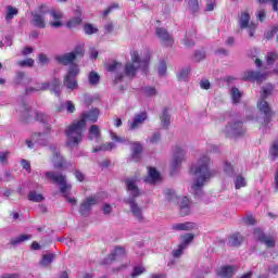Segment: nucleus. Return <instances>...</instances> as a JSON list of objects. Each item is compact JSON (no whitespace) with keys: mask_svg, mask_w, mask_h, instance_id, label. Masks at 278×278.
I'll list each match as a JSON object with an SVG mask.
<instances>
[{"mask_svg":"<svg viewBox=\"0 0 278 278\" xmlns=\"http://www.w3.org/2000/svg\"><path fill=\"white\" fill-rule=\"evenodd\" d=\"M205 50H199L195 51L194 53V61L195 62H201V60H205Z\"/></svg>","mask_w":278,"mask_h":278,"instance_id":"nucleus-60","label":"nucleus"},{"mask_svg":"<svg viewBox=\"0 0 278 278\" xmlns=\"http://www.w3.org/2000/svg\"><path fill=\"white\" fill-rule=\"evenodd\" d=\"M54 60L58 62V64H62L63 66H71L74 64L73 62L75 61V54L72 52L59 54L54 58Z\"/></svg>","mask_w":278,"mask_h":278,"instance_id":"nucleus-17","label":"nucleus"},{"mask_svg":"<svg viewBox=\"0 0 278 278\" xmlns=\"http://www.w3.org/2000/svg\"><path fill=\"white\" fill-rule=\"evenodd\" d=\"M277 60H278V53L277 52H275V51L267 52L266 62L269 66L273 65L275 62H277Z\"/></svg>","mask_w":278,"mask_h":278,"instance_id":"nucleus-44","label":"nucleus"},{"mask_svg":"<svg viewBox=\"0 0 278 278\" xmlns=\"http://www.w3.org/2000/svg\"><path fill=\"white\" fill-rule=\"evenodd\" d=\"M93 138H101V130L97 125H91L89 129V140H93Z\"/></svg>","mask_w":278,"mask_h":278,"instance_id":"nucleus-40","label":"nucleus"},{"mask_svg":"<svg viewBox=\"0 0 278 278\" xmlns=\"http://www.w3.org/2000/svg\"><path fill=\"white\" fill-rule=\"evenodd\" d=\"M31 81V77H29V74L25 72H17L14 78V84L16 86H29Z\"/></svg>","mask_w":278,"mask_h":278,"instance_id":"nucleus-18","label":"nucleus"},{"mask_svg":"<svg viewBox=\"0 0 278 278\" xmlns=\"http://www.w3.org/2000/svg\"><path fill=\"white\" fill-rule=\"evenodd\" d=\"M28 201H33L34 203H42V201H45V197L36 191H30L28 193Z\"/></svg>","mask_w":278,"mask_h":278,"instance_id":"nucleus-37","label":"nucleus"},{"mask_svg":"<svg viewBox=\"0 0 278 278\" xmlns=\"http://www.w3.org/2000/svg\"><path fill=\"white\" fill-rule=\"evenodd\" d=\"M244 242V237L240 232H235L228 238V247H240Z\"/></svg>","mask_w":278,"mask_h":278,"instance_id":"nucleus-25","label":"nucleus"},{"mask_svg":"<svg viewBox=\"0 0 278 278\" xmlns=\"http://www.w3.org/2000/svg\"><path fill=\"white\" fill-rule=\"evenodd\" d=\"M166 62L162 61L159 66V75L160 77H164L166 75Z\"/></svg>","mask_w":278,"mask_h":278,"instance_id":"nucleus-63","label":"nucleus"},{"mask_svg":"<svg viewBox=\"0 0 278 278\" xmlns=\"http://www.w3.org/2000/svg\"><path fill=\"white\" fill-rule=\"evenodd\" d=\"M46 179H50L53 184L61 186L60 192L66 194V190H71V185L66 182V175H63L60 172H46Z\"/></svg>","mask_w":278,"mask_h":278,"instance_id":"nucleus-6","label":"nucleus"},{"mask_svg":"<svg viewBox=\"0 0 278 278\" xmlns=\"http://www.w3.org/2000/svg\"><path fill=\"white\" fill-rule=\"evenodd\" d=\"M35 118L38 123H41L43 132H34L31 135V140L41 147H47V144H49L47 136L53 131V127H51V117L46 113H36Z\"/></svg>","mask_w":278,"mask_h":278,"instance_id":"nucleus-5","label":"nucleus"},{"mask_svg":"<svg viewBox=\"0 0 278 278\" xmlns=\"http://www.w3.org/2000/svg\"><path fill=\"white\" fill-rule=\"evenodd\" d=\"M149 56L142 58L138 51L132 50L130 52V62L126 63L124 68L125 75L134 79L140 70L147 75V71H149Z\"/></svg>","mask_w":278,"mask_h":278,"instance_id":"nucleus-4","label":"nucleus"},{"mask_svg":"<svg viewBox=\"0 0 278 278\" xmlns=\"http://www.w3.org/2000/svg\"><path fill=\"white\" fill-rule=\"evenodd\" d=\"M99 195H90L86 198L79 206V214L88 218L92 214V206L99 204Z\"/></svg>","mask_w":278,"mask_h":278,"instance_id":"nucleus-8","label":"nucleus"},{"mask_svg":"<svg viewBox=\"0 0 278 278\" xmlns=\"http://www.w3.org/2000/svg\"><path fill=\"white\" fill-rule=\"evenodd\" d=\"M188 75H190V67L181 70L177 77L179 81H184L185 79H188Z\"/></svg>","mask_w":278,"mask_h":278,"instance_id":"nucleus-52","label":"nucleus"},{"mask_svg":"<svg viewBox=\"0 0 278 278\" xmlns=\"http://www.w3.org/2000/svg\"><path fill=\"white\" fill-rule=\"evenodd\" d=\"M142 143L135 141L131 143V157L135 162H140V155L142 154Z\"/></svg>","mask_w":278,"mask_h":278,"instance_id":"nucleus-24","label":"nucleus"},{"mask_svg":"<svg viewBox=\"0 0 278 278\" xmlns=\"http://www.w3.org/2000/svg\"><path fill=\"white\" fill-rule=\"evenodd\" d=\"M146 181L149 184H155L160 181V172L155 169V167H150L148 172V177L146 178Z\"/></svg>","mask_w":278,"mask_h":278,"instance_id":"nucleus-28","label":"nucleus"},{"mask_svg":"<svg viewBox=\"0 0 278 278\" xmlns=\"http://www.w3.org/2000/svg\"><path fill=\"white\" fill-rule=\"evenodd\" d=\"M210 166H212V161L207 156H202L198 161V165L191 167V173L195 176L192 185V190L197 194H201V190L205 182L212 177V172H210Z\"/></svg>","mask_w":278,"mask_h":278,"instance_id":"nucleus-2","label":"nucleus"},{"mask_svg":"<svg viewBox=\"0 0 278 278\" xmlns=\"http://www.w3.org/2000/svg\"><path fill=\"white\" fill-rule=\"evenodd\" d=\"M53 260H55V254L53 253H46L42 255L41 261H40V266L43 268H47L48 266H51L53 264Z\"/></svg>","mask_w":278,"mask_h":278,"instance_id":"nucleus-30","label":"nucleus"},{"mask_svg":"<svg viewBox=\"0 0 278 278\" xmlns=\"http://www.w3.org/2000/svg\"><path fill=\"white\" fill-rule=\"evenodd\" d=\"M244 225H256L257 220L255 219V217H253V215H247L245 217L242 218Z\"/></svg>","mask_w":278,"mask_h":278,"instance_id":"nucleus-57","label":"nucleus"},{"mask_svg":"<svg viewBox=\"0 0 278 278\" xmlns=\"http://www.w3.org/2000/svg\"><path fill=\"white\" fill-rule=\"evenodd\" d=\"M161 123L165 129L170 126V114H168V109H164L162 115L160 116Z\"/></svg>","mask_w":278,"mask_h":278,"instance_id":"nucleus-35","label":"nucleus"},{"mask_svg":"<svg viewBox=\"0 0 278 278\" xmlns=\"http://www.w3.org/2000/svg\"><path fill=\"white\" fill-rule=\"evenodd\" d=\"M236 270H238V266H224L217 271V275L222 278H231Z\"/></svg>","mask_w":278,"mask_h":278,"instance_id":"nucleus-23","label":"nucleus"},{"mask_svg":"<svg viewBox=\"0 0 278 278\" xmlns=\"http://www.w3.org/2000/svg\"><path fill=\"white\" fill-rule=\"evenodd\" d=\"M251 22V15L249 14V12H242L241 16L239 18V25L241 27V29H249V36L250 38H253L255 36V29H256V25Z\"/></svg>","mask_w":278,"mask_h":278,"instance_id":"nucleus-10","label":"nucleus"},{"mask_svg":"<svg viewBox=\"0 0 278 278\" xmlns=\"http://www.w3.org/2000/svg\"><path fill=\"white\" fill-rule=\"evenodd\" d=\"M18 112L22 113L24 123H27L31 118V113H29V105H27V103L22 102L20 104Z\"/></svg>","mask_w":278,"mask_h":278,"instance_id":"nucleus-29","label":"nucleus"},{"mask_svg":"<svg viewBox=\"0 0 278 278\" xmlns=\"http://www.w3.org/2000/svg\"><path fill=\"white\" fill-rule=\"evenodd\" d=\"M10 156V151L0 152V164H8V157Z\"/></svg>","mask_w":278,"mask_h":278,"instance_id":"nucleus-62","label":"nucleus"},{"mask_svg":"<svg viewBox=\"0 0 278 278\" xmlns=\"http://www.w3.org/2000/svg\"><path fill=\"white\" fill-rule=\"evenodd\" d=\"M111 254L113 255L115 262L118 260H123V257H127V251L121 245L115 247L114 251H112Z\"/></svg>","mask_w":278,"mask_h":278,"instance_id":"nucleus-31","label":"nucleus"},{"mask_svg":"<svg viewBox=\"0 0 278 278\" xmlns=\"http://www.w3.org/2000/svg\"><path fill=\"white\" fill-rule=\"evenodd\" d=\"M182 242L180 243L182 248L188 249V244H190L194 240L193 233H185L181 236Z\"/></svg>","mask_w":278,"mask_h":278,"instance_id":"nucleus-41","label":"nucleus"},{"mask_svg":"<svg viewBox=\"0 0 278 278\" xmlns=\"http://www.w3.org/2000/svg\"><path fill=\"white\" fill-rule=\"evenodd\" d=\"M244 81H256L257 84H262V81H266V73L257 72V71H248L243 75Z\"/></svg>","mask_w":278,"mask_h":278,"instance_id":"nucleus-15","label":"nucleus"},{"mask_svg":"<svg viewBox=\"0 0 278 278\" xmlns=\"http://www.w3.org/2000/svg\"><path fill=\"white\" fill-rule=\"evenodd\" d=\"M49 90V81L36 83L34 87L26 88V94H34V92H43Z\"/></svg>","mask_w":278,"mask_h":278,"instance_id":"nucleus-22","label":"nucleus"},{"mask_svg":"<svg viewBox=\"0 0 278 278\" xmlns=\"http://www.w3.org/2000/svg\"><path fill=\"white\" fill-rule=\"evenodd\" d=\"M99 109H93L89 112H85L79 121L74 122L65 129V136L67 138L66 146L70 149L79 147L81 140H84V131H86V121L90 123H97L99 121Z\"/></svg>","mask_w":278,"mask_h":278,"instance_id":"nucleus-1","label":"nucleus"},{"mask_svg":"<svg viewBox=\"0 0 278 278\" xmlns=\"http://www.w3.org/2000/svg\"><path fill=\"white\" fill-rule=\"evenodd\" d=\"M186 248H182L181 243L178 245V249L173 251V256L174 257H181L184 251Z\"/></svg>","mask_w":278,"mask_h":278,"instance_id":"nucleus-64","label":"nucleus"},{"mask_svg":"<svg viewBox=\"0 0 278 278\" xmlns=\"http://www.w3.org/2000/svg\"><path fill=\"white\" fill-rule=\"evenodd\" d=\"M162 138V135L160 132H154L150 139H149V142L150 144H157V142H160Z\"/></svg>","mask_w":278,"mask_h":278,"instance_id":"nucleus-59","label":"nucleus"},{"mask_svg":"<svg viewBox=\"0 0 278 278\" xmlns=\"http://www.w3.org/2000/svg\"><path fill=\"white\" fill-rule=\"evenodd\" d=\"M273 94V85H266L262 88L261 99L260 101H266L268 97Z\"/></svg>","mask_w":278,"mask_h":278,"instance_id":"nucleus-36","label":"nucleus"},{"mask_svg":"<svg viewBox=\"0 0 278 278\" xmlns=\"http://www.w3.org/2000/svg\"><path fill=\"white\" fill-rule=\"evenodd\" d=\"M16 14H18V9H16L12 5L7 7V15H5L7 21H12V18H14V16H16Z\"/></svg>","mask_w":278,"mask_h":278,"instance_id":"nucleus-42","label":"nucleus"},{"mask_svg":"<svg viewBox=\"0 0 278 278\" xmlns=\"http://www.w3.org/2000/svg\"><path fill=\"white\" fill-rule=\"evenodd\" d=\"M74 55V60H77V58H84V47L77 46L74 51H72Z\"/></svg>","mask_w":278,"mask_h":278,"instance_id":"nucleus-53","label":"nucleus"},{"mask_svg":"<svg viewBox=\"0 0 278 278\" xmlns=\"http://www.w3.org/2000/svg\"><path fill=\"white\" fill-rule=\"evenodd\" d=\"M185 3L187 5V10H189L191 14H197V12H199V0H185Z\"/></svg>","mask_w":278,"mask_h":278,"instance_id":"nucleus-34","label":"nucleus"},{"mask_svg":"<svg viewBox=\"0 0 278 278\" xmlns=\"http://www.w3.org/2000/svg\"><path fill=\"white\" fill-rule=\"evenodd\" d=\"M142 92L146 97H155L157 94L155 87H143Z\"/></svg>","mask_w":278,"mask_h":278,"instance_id":"nucleus-49","label":"nucleus"},{"mask_svg":"<svg viewBox=\"0 0 278 278\" xmlns=\"http://www.w3.org/2000/svg\"><path fill=\"white\" fill-rule=\"evenodd\" d=\"M254 238L262 242V244H265L267 249H273V247H275V240H273V237L264 235V231L260 228L254 229Z\"/></svg>","mask_w":278,"mask_h":278,"instance_id":"nucleus-14","label":"nucleus"},{"mask_svg":"<svg viewBox=\"0 0 278 278\" xmlns=\"http://www.w3.org/2000/svg\"><path fill=\"white\" fill-rule=\"evenodd\" d=\"M48 90H50V92H53L55 97H60V94L62 93V81H60V79L58 78L52 79V81L49 83Z\"/></svg>","mask_w":278,"mask_h":278,"instance_id":"nucleus-26","label":"nucleus"},{"mask_svg":"<svg viewBox=\"0 0 278 278\" xmlns=\"http://www.w3.org/2000/svg\"><path fill=\"white\" fill-rule=\"evenodd\" d=\"M149 118L147 112L138 113L134 116L132 121L128 123V128L130 131H135V129H138L141 127V125H144V121Z\"/></svg>","mask_w":278,"mask_h":278,"instance_id":"nucleus-16","label":"nucleus"},{"mask_svg":"<svg viewBox=\"0 0 278 278\" xmlns=\"http://www.w3.org/2000/svg\"><path fill=\"white\" fill-rule=\"evenodd\" d=\"M63 86H65L67 90H77L78 88L77 78H75L74 76L65 75L63 79Z\"/></svg>","mask_w":278,"mask_h":278,"instance_id":"nucleus-27","label":"nucleus"},{"mask_svg":"<svg viewBox=\"0 0 278 278\" xmlns=\"http://www.w3.org/2000/svg\"><path fill=\"white\" fill-rule=\"evenodd\" d=\"M226 135L228 137H231V136H244V134H247V129H244V126L242 124V122H232V123H229L227 126H226Z\"/></svg>","mask_w":278,"mask_h":278,"instance_id":"nucleus-12","label":"nucleus"},{"mask_svg":"<svg viewBox=\"0 0 278 278\" xmlns=\"http://www.w3.org/2000/svg\"><path fill=\"white\" fill-rule=\"evenodd\" d=\"M50 151L52 152V162L54 165V168H62L64 166V157L60 153L58 143H52L49 147Z\"/></svg>","mask_w":278,"mask_h":278,"instance_id":"nucleus-13","label":"nucleus"},{"mask_svg":"<svg viewBox=\"0 0 278 278\" xmlns=\"http://www.w3.org/2000/svg\"><path fill=\"white\" fill-rule=\"evenodd\" d=\"M231 99L235 103H240V99H242V92L237 87H232L231 89Z\"/></svg>","mask_w":278,"mask_h":278,"instance_id":"nucleus-43","label":"nucleus"},{"mask_svg":"<svg viewBox=\"0 0 278 278\" xmlns=\"http://www.w3.org/2000/svg\"><path fill=\"white\" fill-rule=\"evenodd\" d=\"M108 71L110 73H118V71H123V64L119 62H114L113 64L109 65Z\"/></svg>","mask_w":278,"mask_h":278,"instance_id":"nucleus-50","label":"nucleus"},{"mask_svg":"<svg viewBox=\"0 0 278 278\" xmlns=\"http://www.w3.org/2000/svg\"><path fill=\"white\" fill-rule=\"evenodd\" d=\"M247 186V180L242 176H237L235 180V188L236 190H240V188H244Z\"/></svg>","mask_w":278,"mask_h":278,"instance_id":"nucleus-48","label":"nucleus"},{"mask_svg":"<svg viewBox=\"0 0 278 278\" xmlns=\"http://www.w3.org/2000/svg\"><path fill=\"white\" fill-rule=\"evenodd\" d=\"M125 184L127 186L129 197L124 200V203L129 205L130 212L136 220H138V223H142L144 220V215H142V207H140V205H138L136 202V199L140 197V189L134 179H126Z\"/></svg>","mask_w":278,"mask_h":278,"instance_id":"nucleus-3","label":"nucleus"},{"mask_svg":"<svg viewBox=\"0 0 278 278\" xmlns=\"http://www.w3.org/2000/svg\"><path fill=\"white\" fill-rule=\"evenodd\" d=\"M75 14L76 16L67 22V27L70 28L77 27V25H81V9L75 10Z\"/></svg>","mask_w":278,"mask_h":278,"instance_id":"nucleus-32","label":"nucleus"},{"mask_svg":"<svg viewBox=\"0 0 278 278\" xmlns=\"http://www.w3.org/2000/svg\"><path fill=\"white\" fill-rule=\"evenodd\" d=\"M165 197H166L167 201H169L170 203H175V201H177L179 199V198H177V195L175 194V191L173 189H166Z\"/></svg>","mask_w":278,"mask_h":278,"instance_id":"nucleus-47","label":"nucleus"},{"mask_svg":"<svg viewBox=\"0 0 278 278\" xmlns=\"http://www.w3.org/2000/svg\"><path fill=\"white\" fill-rule=\"evenodd\" d=\"M99 81H101V76H99V73L91 72L89 74V84H91V86H97V84H99Z\"/></svg>","mask_w":278,"mask_h":278,"instance_id":"nucleus-45","label":"nucleus"},{"mask_svg":"<svg viewBox=\"0 0 278 278\" xmlns=\"http://www.w3.org/2000/svg\"><path fill=\"white\" fill-rule=\"evenodd\" d=\"M155 36L159 38L163 47H173V45H175V38L173 37V34L168 33V29L164 27H156Z\"/></svg>","mask_w":278,"mask_h":278,"instance_id":"nucleus-9","label":"nucleus"},{"mask_svg":"<svg viewBox=\"0 0 278 278\" xmlns=\"http://www.w3.org/2000/svg\"><path fill=\"white\" fill-rule=\"evenodd\" d=\"M258 3H271L273 11L278 12V0H258Z\"/></svg>","mask_w":278,"mask_h":278,"instance_id":"nucleus-61","label":"nucleus"},{"mask_svg":"<svg viewBox=\"0 0 278 278\" xmlns=\"http://www.w3.org/2000/svg\"><path fill=\"white\" fill-rule=\"evenodd\" d=\"M172 229L175 231H194V229H197V224L192 222L175 224L172 226Z\"/></svg>","mask_w":278,"mask_h":278,"instance_id":"nucleus-20","label":"nucleus"},{"mask_svg":"<svg viewBox=\"0 0 278 278\" xmlns=\"http://www.w3.org/2000/svg\"><path fill=\"white\" fill-rule=\"evenodd\" d=\"M224 173L228 175L229 177L233 176V165L229 162H225L224 164Z\"/></svg>","mask_w":278,"mask_h":278,"instance_id":"nucleus-55","label":"nucleus"},{"mask_svg":"<svg viewBox=\"0 0 278 278\" xmlns=\"http://www.w3.org/2000/svg\"><path fill=\"white\" fill-rule=\"evenodd\" d=\"M84 31L85 34H87L88 36L92 35V34H97V31H99L98 28H94V26H92V24H86L84 26Z\"/></svg>","mask_w":278,"mask_h":278,"instance_id":"nucleus-54","label":"nucleus"},{"mask_svg":"<svg viewBox=\"0 0 278 278\" xmlns=\"http://www.w3.org/2000/svg\"><path fill=\"white\" fill-rule=\"evenodd\" d=\"M38 61L41 66H47V64H49V56L45 53H39Z\"/></svg>","mask_w":278,"mask_h":278,"instance_id":"nucleus-58","label":"nucleus"},{"mask_svg":"<svg viewBox=\"0 0 278 278\" xmlns=\"http://www.w3.org/2000/svg\"><path fill=\"white\" fill-rule=\"evenodd\" d=\"M257 108L261 114H264L263 125H270L275 113H273V110H270V105H268V102L266 100H260L257 102Z\"/></svg>","mask_w":278,"mask_h":278,"instance_id":"nucleus-11","label":"nucleus"},{"mask_svg":"<svg viewBox=\"0 0 278 278\" xmlns=\"http://www.w3.org/2000/svg\"><path fill=\"white\" fill-rule=\"evenodd\" d=\"M147 269H144L143 266H136L134 267V270L130 275V277L136 278V277H140V275H142Z\"/></svg>","mask_w":278,"mask_h":278,"instance_id":"nucleus-51","label":"nucleus"},{"mask_svg":"<svg viewBox=\"0 0 278 278\" xmlns=\"http://www.w3.org/2000/svg\"><path fill=\"white\" fill-rule=\"evenodd\" d=\"M269 157L273 162L278 157V139L274 141L269 148Z\"/></svg>","mask_w":278,"mask_h":278,"instance_id":"nucleus-38","label":"nucleus"},{"mask_svg":"<svg viewBox=\"0 0 278 278\" xmlns=\"http://www.w3.org/2000/svg\"><path fill=\"white\" fill-rule=\"evenodd\" d=\"M179 213L180 216H189L190 214V199L188 197H184L179 199Z\"/></svg>","mask_w":278,"mask_h":278,"instance_id":"nucleus-21","label":"nucleus"},{"mask_svg":"<svg viewBox=\"0 0 278 278\" xmlns=\"http://www.w3.org/2000/svg\"><path fill=\"white\" fill-rule=\"evenodd\" d=\"M27 240H31V235H20L16 238L10 240V244L12 247H18L22 242H27Z\"/></svg>","mask_w":278,"mask_h":278,"instance_id":"nucleus-33","label":"nucleus"},{"mask_svg":"<svg viewBox=\"0 0 278 278\" xmlns=\"http://www.w3.org/2000/svg\"><path fill=\"white\" fill-rule=\"evenodd\" d=\"M185 155H186V152H184V150H181L180 148L176 149L173 161H172L173 170H177V168L181 166V162H184Z\"/></svg>","mask_w":278,"mask_h":278,"instance_id":"nucleus-19","label":"nucleus"},{"mask_svg":"<svg viewBox=\"0 0 278 278\" xmlns=\"http://www.w3.org/2000/svg\"><path fill=\"white\" fill-rule=\"evenodd\" d=\"M34 63H35L34 59H26L23 61H18L17 65L22 67L28 66L29 68H31V66H34Z\"/></svg>","mask_w":278,"mask_h":278,"instance_id":"nucleus-56","label":"nucleus"},{"mask_svg":"<svg viewBox=\"0 0 278 278\" xmlns=\"http://www.w3.org/2000/svg\"><path fill=\"white\" fill-rule=\"evenodd\" d=\"M66 75L70 77L76 78L79 75V66L75 63H72V65H70L68 73Z\"/></svg>","mask_w":278,"mask_h":278,"instance_id":"nucleus-46","label":"nucleus"},{"mask_svg":"<svg viewBox=\"0 0 278 278\" xmlns=\"http://www.w3.org/2000/svg\"><path fill=\"white\" fill-rule=\"evenodd\" d=\"M46 14H49V8L45 4L39 5L33 13L31 24L39 29H45V27H47V22L45 21Z\"/></svg>","mask_w":278,"mask_h":278,"instance_id":"nucleus-7","label":"nucleus"},{"mask_svg":"<svg viewBox=\"0 0 278 278\" xmlns=\"http://www.w3.org/2000/svg\"><path fill=\"white\" fill-rule=\"evenodd\" d=\"M115 147L116 144H114V142L102 143L100 147L93 149V153H99V151H112Z\"/></svg>","mask_w":278,"mask_h":278,"instance_id":"nucleus-39","label":"nucleus"}]
</instances>
